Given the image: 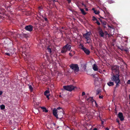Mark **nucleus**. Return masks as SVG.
<instances>
[{"mask_svg": "<svg viewBox=\"0 0 130 130\" xmlns=\"http://www.w3.org/2000/svg\"><path fill=\"white\" fill-rule=\"evenodd\" d=\"M94 110L92 112V113L93 114V115L95 116H96V113H95V112L94 111Z\"/></svg>", "mask_w": 130, "mask_h": 130, "instance_id": "nucleus-31", "label": "nucleus"}, {"mask_svg": "<svg viewBox=\"0 0 130 130\" xmlns=\"http://www.w3.org/2000/svg\"><path fill=\"white\" fill-rule=\"evenodd\" d=\"M93 68L95 71H98V66L95 64H94L93 66Z\"/></svg>", "mask_w": 130, "mask_h": 130, "instance_id": "nucleus-13", "label": "nucleus"}, {"mask_svg": "<svg viewBox=\"0 0 130 130\" xmlns=\"http://www.w3.org/2000/svg\"><path fill=\"white\" fill-rule=\"evenodd\" d=\"M127 83L128 84H130V80H128V81L127 82Z\"/></svg>", "mask_w": 130, "mask_h": 130, "instance_id": "nucleus-37", "label": "nucleus"}, {"mask_svg": "<svg viewBox=\"0 0 130 130\" xmlns=\"http://www.w3.org/2000/svg\"><path fill=\"white\" fill-rule=\"evenodd\" d=\"M50 92L48 90H46L44 92V95H46L47 94H49Z\"/></svg>", "mask_w": 130, "mask_h": 130, "instance_id": "nucleus-25", "label": "nucleus"}, {"mask_svg": "<svg viewBox=\"0 0 130 130\" xmlns=\"http://www.w3.org/2000/svg\"><path fill=\"white\" fill-rule=\"evenodd\" d=\"M92 75L93 76V77H94V76L95 75H93V74H92Z\"/></svg>", "mask_w": 130, "mask_h": 130, "instance_id": "nucleus-53", "label": "nucleus"}, {"mask_svg": "<svg viewBox=\"0 0 130 130\" xmlns=\"http://www.w3.org/2000/svg\"><path fill=\"white\" fill-rule=\"evenodd\" d=\"M57 110L56 109L54 108L53 110V114L57 118H58V114H57Z\"/></svg>", "mask_w": 130, "mask_h": 130, "instance_id": "nucleus-12", "label": "nucleus"}, {"mask_svg": "<svg viewBox=\"0 0 130 130\" xmlns=\"http://www.w3.org/2000/svg\"><path fill=\"white\" fill-rule=\"evenodd\" d=\"M92 10L93 11L94 13L95 14H98L100 13V12L99 11L95 10V9H92Z\"/></svg>", "mask_w": 130, "mask_h": 130, "instance_id": "nucleus-16", "label": "nucleus"}, {"mask_svg": "<svg viewBox=\"0 0 130 130\" xmlns=\"http://www.w3.org/2000/svg\"><path fill=\"white\" fill-rule=\"evenodd\" d=\"M104 123V121H102L101 124H103Z\"/></svg>", "mask_w": 130, "mask_h": 130, "instance_id": "nucleus-48", "label": "nucleus"}, {"mask_svg": "<svg viewBox=\"0 0 130 130\" xmlns=\"http://www.w3.org/2000/svg\"><path fill=\"white\" fill-rule=\"evenodd\" d=\"M87 100L89 102H91V103L93 102V101H95L93 99L92 97H90L89 98L87 99Z\"/></svg>", "mask_w": 130, "mask_h": 130, "instance_id": "nucleus-14", "label": "nucleus"}, {"mask_svg": "<svg viewBox=\"0 0 130 130\" xmlns=\"http://www.w3.org/2000/svg\"><path fill=\"white\" fill-rule=\"evenodd\" d=\"M53 124H54V125H55V124H55V123H53Z\"/></svg>", "mask_w": 130, "mask_h": 130, "instance_id": "nucleus-54", "label": "nucleus"}, {"mask_svg": "<svg viewBox=\"0 0 130 130\" xmlns=\"http://www.w3.org/2000/svg\"><path fill=\"white\" fill-rule=\"evenodd\" d=\"M49 94H47L46 95H45L46 96L47 98L48 99H49Z\"/></svg>", "mask_w": 130, "mask_h": 130, "instance_id": "nucleus-35", "label": "nucleus"}, {"mask_svg": "<svg viewBox=\"0 0 130 130\" xmlns=\"http://www.w3.org/2000/svg\"><path fill=\"white\" fill-rule=\"evenodd\" d=\"M99 98L100 99H102L103 98V96H101V95H99Z\"/></svg>", "mask_w": 130, "mask_h": 130, "instance_id": "nucleus-41", "label": "nucleus"}, {"mask_svg": "<svg viewBox=\"0 0 130 130\" xmlns=\"http://www.w3.org/2000/svg\"><path fill=\"white\" fill-rule=\"evenodd\" d=\"M85 95V93L84 92H82V95L83 96L84 95Z\"/></svg>", "mask_w": 130, "mask_h": 130, "instance_id": "nucleus-38", "label": "nucleus"}, {"mask_svg": "<svg viewBox=\"0 0 130 130\" xmlns=\"http://www.w3.org/2000/svg\"><path fill=\"white\" fill-rule=\"evenodd\" d=\"M77 110L82 113L85 114L86 112H87V110L84 106H82L77 108Z\"/></svg>", "mask_w": 130, "mask_h": 130, "instance_id": "nucleus-6", "label": "nucleus"}, {"mask_svg": "<svg viewBox=\"0 0 130 130\" xmlns=\"http://www.w3.org/2000/svg\"><path fill=\"white\" fill-rule=\"evenodd\" d=\"M94 111L95 112V113H96V116H98V115L99 114V111Z\"/></svg>", "mask_w": 130, "mask_h": 130, "instance_id": "nucleus-30", "label": "nucleus"}, {"mask_svg": "<svg viewBox=\"0 0 130 130\" xmlns=\"http://www.w3.org/2000/svg\"><path fill=\"white\" fill-rule=\"evenodd\" d=\"M1 8H2V7H1Z\"/></svg>", "mask_w": 130, "mask_h": 130, "instance_id": "nucleus-61", "label": "nucleus"}, {"mask_svg": "<svg viewBox=\"0 0 130 130\" xmlns=\"http://www.w3.org/2000/svg\"><path fill=\"white\" fill-rule=\"evenodd\" d=\"M94 102L96 106L97 107H98V104H97L96 102L95 101H94Z\"/></svg>", "mask_w": 130, "mask_h": 130, "instance_id": "nucleus-36", "label": "nucleus"}, {"mask_svg": "<svg viewBox=\"0 0 130 130\" xmlns=\"http://www.w3.org/2000/svg\"><path fill=\"white\" fill-rule=\"evenodd\" d=\"M80 9L81 11V12L83 15H85L87 13L85 12V11L84 10H83V9Z\"/></svg>", "mask_w": 130, "mask_h": 130, "instance_id": "nucleus-17", "label": "nucleus"}, {"mask_svg": "<svg viewBox=\"0 0 130 130\" xmlns=\"http://www.w3.org/2000/svg\"><path fill=\"white\" fill-rule=\"evenodd\" d=\"M98 32L99 35L101 37H103L104 36V33L100 27H99L98 28Z\"/></svg>", "mask_w": 130, "mask_h": 130, "instance_id": "nucleus-9", "label": "nucleus"}, {"mask_svg": "<svg viewBox=\"0 0 130 130\" xmlns=\"http://www.w3.org/2000/svg\"><path fill=\"white\" fill-rule=\"evenodd\" d=\"M82 67L83 68L84 70H85L86 68V66L85 64H81Z\"/></svg>", "mask_w": 130, "mask_h": 130, "instance_id": "nucleus-21", "label": "nucleus"}, {"mask_svg": "<svg viewBox=\"0 0 130 130\" xmlns=\"http://www.w3.org/2000/svg\"><path fill=\"white\" fill-rule=\"evenodd\" d=\"M86 11H88V9H85Z\"/></svg>", "mask_w": 130, "mask_h": 130, "instance_id": "nucleus-52", "label": "nucleus"}, {"mask_svg": "<svg viewBox=\"0 0 130 130\" xmlns=\"http://www.w3.org/2000/svg\"><path fill=\"white\" fill-rule=\"evenodd\" d=\"M33 27L31 25L26 26L25 27V29L27 30L31 31L32 30Z\"/></svg>", "mask_w": 130, "mask_h": 130, "instance_id": "nucleus-8", "label": "nucleus"}, {"mask_svg": "<svg viewBox=\"0 0 130 130\" xmlns=\"http://www.w3.org/2000/svg\"><path fill=\"white\" fill-rule=\"evenodd\" d=\"M61 109V108H60V107H58L57 108V109L59 110Z\"/></svg>", "mask_w": 130, "mask_h": 130, "instance_id": "nucleus-47", "label": "nucleus"}, {"mask_svg": "<svg viewBox=\"0 0 130 130\" xmlns=\"http://www.w3.org/2000/svg\"><path fill=\"white\" fill-rule=\"evenodd\" d=\"M24 36L25 37H27V35L26 34H24Z\"/></svg>", "mask_w": 130, "mask_h": 130, "instance_id": "nucleus-49", "label": "nucleus"}, {"mask_svg": "<svg viewBox=\"0 0 130 130\" xmlns=\"http://www.w3.org/2000/svg\"><path fill=\"white\" fill-rule=\"evenodd\" d=\"M106 35H109V34L107 33L106 34Z\"/></svg>", "mask_w": 130, "mask_h": 130, "instance_id": "nucleus-55", "label": "nucleus"}, {"mask_svg": "<svg viewBox=\"0 0 130 130\" xmlns=\"http://www.w3.org/2000/svg\"><path fill=\"white\" fill-rule=\"evenodd\" d=\"M81 49H82L84 51L85 53L87 55H89L90 53V52L89 50L86 48L84 47L83 46H82Z\"/></svg>", "mask_w": 130, "mask_h": 130, "instance_id": "nucleus-7", "label": "nucleus"}, {"mask_svg": "<svg viewBox=\"0 0 130 130\" xmlns=\"http://www.w3.org/2000/svg\"><path fill=\"white\" fill-rule=\"evenodd\" d=\"M70 68L73 70V71L75 74H77L79 71V67L77 64L72 63L70 65Z\"/></svg>", "mask_w": 130, "mask_h": 130, "instance_id": "nucleus-3", "label": "nucleus"}, {"mask_svg": "<svg viewBox=\"0 0 130 130\" xmlns=\"http://www.w3.org/2000/svg\"><path fill=\"white\" fill-rule=\"evenodd\" d=\"M73 53H74V54H75V51H73Z\"/></svg>", "mask_w": 130, "mask_h": 130, "instance_id": "nucleus-57", "label": "nucleus"}, {"mask_svg": "<svg viewBox=\"0 0 130 130\" xmlns=\"http://www.w3.org/2000/svg\"><path fill=\"white\" fill-rule=\"evenodd\" d=\"M92 18V20L93 21H96L97 20V19L94 16H93Z\"/></svg>", "mask_w": 130, "mask_h": 130, "instance_id": "nucleus-27", "label": "nucleus"}, {"mask_svg": "<svg viewBox=\"0 0 130 130\" xmlns=\"http://www.w3.org/2000/svg\"><path fill=\"white\" fill-rule=\"evenodd\" d=\"M112 74L111 75L112 76L111 78L112 81L115 82V83L120 81L119 78V67L116 66H114L112 67Z\"/></svg>", "mask_w": 130, "mask_h": 130, "instance_id": "nucleus-1", "label": "nucleus"}, {"mask_svg": "<svg viewBox=\"0 0 130 130\" xmlns=\"http://www.w3.org/2000/svg\"><path fill=\"white\" fill-rule=\"evenodd\" d=\"M100 92V91L99 90H97L96 91V94L98 95L99 94Z\"/></svg>", "mask_w": 130, "mask_h": 130, "instance_id": "nucleus-29", "label": "nucleus"}, {"mask_svg": "<svg viewBox=\"0 0 130 130\" xmlns=\"http://www.w3.org/2000/svg\"><path fill=\"white\" fill-rule=\"evenodd\" d=\"M44 19L45 21H47V19L45 17Z\"/></svg>", "mask_w": 130, "mask_h": 130, "instance_id": "nucleus-42", "label": "nucleus"}, {"mask_svg": "<svg viewBox=\"0 0 130 130\" xmlns=\"http://www.w3.org/2000/svg\"><path fill=\"white\" fill-rule=\"evenodd\" d=\"M70 9V10H71V9Z\"/></svg>", "mask_w": 130, "mask_h": 130, "instance_id": "nucleus-59", "label": "nucleus"}, {"mask_svg": "<svg viewBox=\"0 0 130 130\" xmlns=\"http://www.w3.org/2000/svg\"><path fill=\"white\" fill-rule=\"evenodd\" d=\"M47 128L48 129H50V128H49V127H47Z\"/></svg>", "mask_w": 130, "mask_h": 130, "instance_id": "nucleus-58", "label": "nucleus"}, {"mask_svg": "<svg viewBox=\"0 0 130 130\" xmlns=\"http://www.w3.org/2000/svg\"><path fill=\"white\" fill-rule=\"evenodd\" d=\"M71 46L67 44L64 46L61 49V53H64L66 52L67 51H70L71 48Z\"/></svg>", "mask_w": 130, "mask_h": 130, "instance_id": "nucleus-4", "label": "nucleus"}, {"mask_svg": "<svg viewBox=\"0 0 130 130\" xmlns=\"http://www.w3.org/2000/svg\"><path fill=\"white\" fill-rule=\"evenodd\" d=\"M29 88L31 91H32L33 90V88L31 85H29Z\"/></svg>", "mask_w": 130, "mask_h": 130, "instance_id": "nucleus-22", "label": "nucleus"}, {"mask_svg": "<svg viewBox=\"0 0 130 130\" xmlns=\"http://www.w3.org/2000/svg\"><path fill=\"white\" fill-rule=\"evenodd\" d=\"M69 54L70 56H72V54L71 53H69Z\"/></svg>", "mask_w": 130, "mask_h": 130, "instance_id": "nucleus-44", "label": "nucleus"}, {"mask_svg": "<svg viewBox=\"0 0 130 130\" xmlns=\"http://www.w3.org/2000/svg\"><path fill=\"white\" fill-rule=\"evenodd\" d=\"M93 130H98V129L97 128H94Z\"/></svg>", "mask_w": 130, "mask_h": 130, "instance_id": "nucleus-50", "label": "nucleus"}, {"mask_svg": "<svg viewBox=\"0 0 130 130\" xmlns=\"http://www.w3.org/2000/svg\"><path fill=\"white\" fill-rule=\"evenodd\" d=\"M120 81L117 82V83H115L116 84V86L115 87L116 88L117 87H118L119 86V84H120Z\"/></svg>", "mask_w": 130, "mask_h": 130, "instance_id": "nucleus-20", "label": "nucleus"}, {"mask_svg": "<svg viewBox=\"0 0 130 130\" xmlns=\"http://www.w3.org/2000/svg\"><path fill=\"white\" fill-rule=\"evenodd\" d=\"M99 19L100 20V21H101L102 24L103 25V26L104 27H105V25L106 24V22L105 21L102 22L101 21V20L100 19Z\"/></svg>", "mask_w": 130, "mask_h": 130, "instance_id": "nucleus-19", "label": "nucleus"}, {"mask_svg": "<svg viewBox=\"0 0 130 130\" xmlns=\"http://www.w3.org/2000/svg\"><path fill=\"white\" fill-rule=\"evenodd\" d=\"M82 5L84 6V7H86V6L85 4L83 3H82Z\"/></svg>", "mask_w": 130, "mask_h": 130, "instance_id": "nucleus-32", "label": "nucleus"}, {"mask_svg": "<svg viewBox=\"0 0 130 130\" xmlns=\"http://www.w3.org/2000/svg\"><path fill=\"white\" fill-rule=\"evenodd\" d=\"M14 0L11 1L9 0H4L1 2V4H2V6H4L5 8H8L9 7L12 8L11 4H14L15 2Z\"/></svg>", "mask_w": 130, "mask_h": 130, "instance_id": "nucleus-2", "label": "nucleus"}, {"mask_svg": "<svg viewBox=\"0 0 130 130\" xmlns=\"http://www.w3.org/2000/svg\"><path fill=\"white\" fill-rule=\"evenodd\" d=\"M5 55H6L9 56H10V53H6L5 54Z\"/></svg>", "mask_w": 130, "mask_h": 130, "instance_id": "nucleus-33", "label": "nucleus"}, {"mask_svg": "<svg viewBox=\"0 0 130 130\" xmlns=\"http://www.w3.org/2000/svg\"><path fill=\"white\" fill-rule=\"evenodd\" d=\"M41 108L43 110V111L45 112H48V110L46 109L45 107H42Z\"/></svg>", "mask_w": 130, "mask_h": 130, "instance_id": "nucleus-15", "label": "nucleus"}, {"mask_svg": "<svg viewBox=\"0 0 130 130\" xmlns=\"http://www.w3.org/2000/svg\"><path fill=\"white\" fill-rule=\"evenodd\" d=\"M117 122L119 124H120L119 123V121L118 119H117Z\"/></svg>", "mask_w": 130, "mask_h": 130, "instance_id": "nucleus-40", "label": "nucleus"}, {"mask_svg": "<svg viewBox=\"0 0 130 130\" xmlns=\"http://www.w3.org/2000/svg\"><path fill=\"white\" fill-rule=\"evenodd\" d=\"M98 72H100V73H101V70H99L98 69V71H97Z\"/></svg>", "mask_w": 130, "mask_h": 130, "instance_id": "nucleus-43", "label": "nucleus"}, {"mask_svg": "<svg viewBox=\"0 0 130 130\" xmlns=\"http://www.w3.org/2000/svg\"><path fill=\"white\" fill-rule=\"evenodd\" d=\"M124 51H126V52H127V50H125L124 49Z\"/></svg>", "mask_w": 130, "mask_h": 130, "instance_id": "nucleus-56", "label": "nucleus"}, {"mask_svg": "<svg viewBox=\"0 0 130 130\" xmlns=\"http://www.w3.org/2000/svg\"><path fill=\"white\" fill-rule=\"evenodd\" d=\"M107 85L109 86H113L114 85V83L113 82H110L107 83Z\"/></svg>", "mask_w": 130, "mask_h": 130, "instance_id": "nucleus-18", "label": "nucleus"}, {"mask_svg": "<svg viewBox=\"0 0 130 130\" xmlns=\"http://www.w3.org/2000/svg\"><path fill=\"white\" fill-rule=\"evenodd\" d=\"M95 23H97V24L99 25H100V23L99 22V21L98 20H97L96 21Z\"/></svg>", "mask_w": 130, "mask_h": 130, "instance_id": "nucleus-28", "label": "nucleus"}, {"mask_svg": "<svg viewBox=\"0 0 130 130\" xmlns=\"http://www.w3.org/2000/svg\"><path fill=\"white\" fill-rule=\"evenodd\" d=\"M91 34V32H88L85 34H84L83 36L86 39L90 38V36Z\"/></svg>", "mask_w": 130, "mask_h": 130, "instance_id": "nucleus-10", "label": "nucleus"}, {"mask_svg": "<svg viewBox=\"0 0 130 130\" xmlns=\"http://www.w3.org/2000/svg\"><path fill=\"white\" fill-rule=\"evenodd\" d=\"M75 87H74L72 85L63 86V88L64 89L70 91L73 90Z\"/></svg>", "mask_w": 130, "mask_h": 130, "instance_id": "nucleus-5", "label": "nucleus"}, {"mask_svg": "<svg viewBox=\"0 0 130 130\" xmlns=\"http://www.w3.org/2000/svg\"><path fill=\"white\" fill-rule=\"evenodd\" d=\"M40 8V7H39V8Z\"/></svg>", "mask_w": 130, "mask_h": 130, "instance_id": "nucleus-60", "label": "nucleus"}, {"mask_svg": "<svg viewBox=\"0 0 130 130\" xmlns=\"http://www.w3.org/2000/svg\"><path fill=\"white\" fill-rule=\"evenodd\" d=\"M68 3H70L71 2V0H67Z\"/></svg>", "mask_w": 130, "mask_h": 130, "instance_id": "nucleus-39", "label": "nucleus"}, {"mask_svg": "<svg viewBox=\"0 0 130 130\" xmlns=\"http://www.w3.org/2000/svg\"><path fill=\"white\" fill-rule=\"evenodd\" d=\"M1 109V110L4 109L5 107V106L4 105H2L0 106Z\"/></svg>", "mask_w": 130, "mask_h": 130, "instance_id": "nucleus-24", "label": "nucleus"}, {"mask_svg": "<svg viewBox=\"0 0 130 130\" xmlns=\"http://www.w3.org/2000/svg\"><path fill=\"white\" fill-rule=\"evenodd\" d=\"M105 130H109V129L108 128H106L105 129Z\"/></svg>", "mask_w": 130, "mask_h": 130, "instance_id": "nucleus-46", "label": "nucleus"}, {"mask_svg": "<svg viewBox=\"0 0 130 130\" xmlns=\"http://www.w3.org/2000/svg\"><path fill=\"white\" fill-rule=\"evenodd\" d=\"M112 41L113 42H115V39L113 40Z\"/></svg>", "mask_w": 130, "mask_h": 130, "instance_id": "nucleus-51", "label": "nucleus"}, {"mask_svg": "<svg viewBox=\"0 0 130 130\" xmlns=\"http://www.w3.org/2000/svg\"><path fill=\"white\" fill-rule=\"evenodd\" d=\"M3 93V92L1 91H0V95H1Z\"/></svg>", "mask_w": 130, "mask_h": 130, "instance_id": "nucleus-45", "label": "nucleus"}, {"mask_svg": "<svg viewBox=\"0 0 130 130\" xmlns=\"http://www.w3.org/2000/svg\"><path fill=\"white\" fill-rule=\"evenodd\" d=\"M87 39V43H89L90 42V40H91V39L90 38H88L87 39Z\"/></svg>", "mask_w": 130, "mask_h": 130, "instance_id": "nucleus-26", "label": "nucleus"}, {"mask_svg": "<svg viewBox=\"0 0 130 130\" xmlns=\"http://www.w3.org/2000/svg\"><path fill=\"white\" fill-rule=\"evenodd\" d=\"M47 49L48 51V52H50L51 54V53L52 52V51L51 50V49L49 48V47L48 46L47 48Z\"/></svg>", "mask_w": 130, "mask_h": 130, "instance_id": "nucleus-23", "label": "nucleus"}, {"mask_svg": "<svg viewBox=\"0 0 130 130\" xmlns=\"http://www.w3.org/2000/svg\"><path fill=\"white\" fill-rule=\"evenodd\" d=\"M118 48H119V49H120V50H121L122 51H124V49H123V48H120V47H118Z\"/></svg>", "mask_w": 130, "mask_h": 130, "instance_id": "nucleus-34", "label": "nucleus"}, {"mask_svg": "<svg viewBox=\"0 0 130 130\" xmlns=\"http://www.w3.org/2000/svg\"><path fill=\"white\" fill-rule=\"evenodd\" d=\"M118 117L121 121H123L124 120V118L122 113L119 112L118 115Z\"/></svg>", "mask_w": 130, "mask_h": 130, "instance_id": "nucleus-11", "label": "nucleus"}]
</instances>
